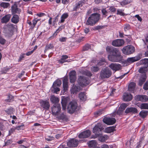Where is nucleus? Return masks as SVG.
<instances>
[{
	"label": "nucleus",
	"instance_id": "nucleus-57",
	"mask_svg": "<svg viewBox=\"0 0 148 148\" xmlns=\"http://www.w3.org/2000/svg\"><path fill=\"white\" fill-rule=\"evenodd\" d=\"M60 118L63 120L65 119L66 118V116L64 113H62L60 116Z\"/></svg>",
	"mask_w": 148,
	"mask_h": 148
},
{
	"label": "nucleus",
	"instance_id": "nucleus-13",
	"mask_svg": "<svg viewBox=\"0 0 148 148\" xmlns=\"http://www.w3.org/2000/svg\"><path fill=\"white\" fill-rule=\"evenodd\" d=\"M109 67L115 71H119L122 69L121 65L117 63H112L109 65Z\"/></svg>",
	"mask_w": 148,
	"mask_h": 148
},
{
	"label": "nucleus",
	"instance_id": "nucleus-45",
	"mask_svg": "<svg viewBox=\"0 0 148 148\" xmlns=\"http://www.w3.org/2000/svg\"><path fill=\"white\" fill-rule=\"evenodd\" d=\"M0 6L3 8H7L9 6L8 3L2 2L0 4Z\"/></svg>",
	"mask_w": 148,
	"mask_h": 148
},
{
	"label": "nucleus",
	"instance_id": "nucleus-29",
	"mask_svg": "<svg viewBox=\"0 0 148 148\" xmlns=\"http://www.w3.org/2000/svg\"><path fill=\"white\" fill-rule=\"evenodd\" d=\"M115 127L112 126L106 128L105 129V132L107 133H110L115 130Z\"/></svg>",
	"mask_w": 148,
	"mask_h": 148
},
{
	"label": "nucleus",
	"instance_id": "nucleus-62",
	"mask_svg": "<svg viewBox=\"0 0 148 148\" xmlns=\"http://www.w3.org/2000/svg\"><path fill=\"white\" fill-rule=\"evenodd\" d=\"M143 139H141L139 142V144L137 145L136 148H139L141 146V145H142V142Z\"/></svg>",
	"mask_w": 148,
	"mask_h": 148
},
{
	"label": "nucleus",
	"instance_id": "nucleus-18",
	"mask_svg": "<svg viewBox=\"0 0 148 148\" xmlns=\"http://www.w3.org/2000/svg\"><path fill=\"white\" fill-rule=\"evenodd\" d=\"M125 112L126 114L132 113L135 114L138 113V110L137 109L135 108L129 107L126 108Z\"/></svg>",
	"mask_w": 148,
	"mask_h": 148
},
{
	"label": "nucleus",
	"instance_id": "nucleus-30",
	"mask_svg": "<svg viewBox=\"0 0 148 148\" xmlns=\"http://www.w3.org/2000/svg\"><path fill=\"white\" fill-rule=\"evenodd\" d=\"M140 64H143L145 66L147 67L148 66V59L145 58L139 62Z\"/></svg>",
	"mask_w": 148,
	"mask_h": 148
},
{
	"label": "nucleus",
	"instance_id": "nucleus-2",
	"mask_svg": "<svg viewBox=\"0 0 148 148\" xmlns=\"http://www.w3.org/2000/svg\"><path fill=\"white\" fill-rule=\"evenodd\" d=\"M123 53L125 55L133 53L135 51V48L132 45H129L124 47L122 49Z\"/></svg>",
	"mask_w": 148,
	"mask_h": 148
},
{
	"label": "nucleus",
	"instance_id": "nucleus-27",
	"mask_svg": "<svg viewBox=\"0 0 148 148\" xmlns=\"http://www.w3.org/2000/svg\"><path fill=\"white\" fill-rule=\"evenodd\" d=\"M87 144L90 147H95L97 145V143L95 140H92L88 141Z\"/></svg>",
	"mask_w": 148,
	"mask_h": 148
},
{
	"label": "nucleus",
	"instance_id": "nucleus-34",
	"mask_svg": "<svg viewBox=\"0 0 148 148\" xmlns=\"http://www.w3.org/2000/svg\"><path fill=\"white\" fill-rule=\"evenodd\" d=\"M78 89L77 86H76L74 84H73L72 87L71 89V93L73 94L76 93V92L78 91Z\"/></svg>",
	"mask_w": 148,
	"mask_h": 148
},
{
	"label": "nucleus",
	"instance_id": "nucleus-6",
	"mask_svg": "<svg viewBox=\"0 0 148 148\" xmlns=\"http://www.w3.org/2000/svg\"><path fill=\"white\" fill-rule=\"evenodd\" d=\"M106 50L107 52H110L112 55H117V56H121L119 50L114 47L107 46Z\"/></svg>",
	"mask_w": 148,
	"mask_h": 148
},
{
	"label": "nucleus",
	"instance_id": "nucleus-12",
	"mask_svg": "<svg viewBox=\"0 0 148 148\" xmlns=\"http://www.w3.org/2000/svg\"><path fill=\"white\" fill-rule=\"evenodd\" d=\"M116 119L113 118H106L103 119V122L105 123L111 125L114 124L116 122Z\"/></svg>",
	"mask_w": 148,
	"mask_h": 148
},
{
	"label": "nucleus",
	"instance_id": "nucleus-43",
	"mask_svg": "<svg viewBox=\"0 0 148 148\" xmlns=\"http://www.w3.org/2000/svg\"><path fill=\"white\" fill-rule=\"evenodd\" d=\"M128 103H123L121 104L119 109H120L121 110L123 111L126 108V107L129 105Z\"/></svg>",
	"mask_w": 148,
	"mask_h": 148
},
{
	"label": "nucleus",
	"instance_id": "nucleus-56",
	"mask_svg": "<svg viewBox=\"0 0 148 148\" xmlns=\"http://www.w3.org/2000/svg\"><path fill=\"white\" fill-rule=\"evenodd\" d=\"M130 29V26L129 25H125L124 27V29L125 31H126L127 30Z\"/></svg>",
	"mask_w": 148,
	"mask_h": 148
},
{
	"label": "nucleus",
	"instance_id": "nucleus-32",
	"mask_svg": "<svg viewBox=\"0 0 148 148\" xmlns=\"http://www.w3.org/2000/svg\"><path fill=\"white\" fill-rule=\"evenodd\" d=\"M132 1L131 0H124L119 2L121 5L122 6L127 5L130 3Z\"/></svg>",
	"mask_w": 148,
	"mask_h": 148
},
{
	"label": "nucleus",
	"instance_id": "nucleus-17",
	"mask_svg": "<svg viewBox=\"0 0 148 148\" xmlns=\"http://www.w3.org/2000/svg\"><path fill=\"white\" fill-rule=\"evenodd\" d=\"M90 135V132L89 130H87L81 133L78 135L79 138H87L89 137Z\"/></svg>",
	"mask_w": 148,
	"mask_h": 148
},
{
	"label": "nucleus",
	"instance_id": "nucleus-58",
	"mask_svg": "<svg viewBox=\"0 0 148 148\" xmlns=\"http://www.w3.org/2000/svg\"><path fill=\"white\" fill-rule=\"evenodd\" d=\"M9 69L8 68H4L2 70V73H6L8 71Z\"/></svg>",
	"mask_w": 148,
	"mask_h": 148
},
{
	"label": "nucleus",
	"instance_id": "nucleus-46",
	"mask_svg": "<svg viewBox=\"0 0 148 148\" xmlns=\"http://www.w3.org/2000/svg\"><path fill=\"white\" fill-rule=\"evenodd\" d=\"M91 71L93 72H97L99 70V68L97 66H92L91 68Z\"/></svg>",
	"mask_w": 148,
	"mask_h": 148
},
{
	"label": "nucleus",
	"instance_id": "nucleus-48",
	"mask_svg": "<svg viewBox=\"0 0 148 148\" xmlns=\"http://www.w3.org/2000/svg\"><path fill=\"white\" fill-rule=\"evenodd\" d=\"M5 112L8 114H11L13 113L14 109L12 108H10L5 110Z\"/></svg>",
	"mask_w": 148,
	"mask_h": 148
},
{
	"label": "nucleus",
	"instance_id": "nucleus-19",
	"mask_svg": "<svg viewBox=\"0 0 148 148\" xmlns=\"http://www.w3.org/2000/svg\"><path fill=\"white\" fill-rule=\"evenodd\" d=\"M69 75L70 82L71 83H73L76 79L75 71H71L69 73Z\"/></svg>",
	"mask_w": 148,
	"mask_h": 148
},
{
	"label": "nucleus",
	"instance_id": "nucleus-53",
	"mask_svg": "<svg viewBox=\"0 0 148 148\" xmlns=\"http://www.w3.org/2000/svg\"><path fill=\"white\" fill-rule=\"evenodd\" d=\"M83 73L84 75L88 76H90L92 75V74L88 70H86L84 71Z\"/></svg>",
	"mask_w": 148,
	"mask_h": 148
},
{
	"label": "nucleus",
	"instance_id": "nucleus-5",
	"mask_svg": "<svg viewBox=\"0 0 148 148\" xmlns=\"http://www.w3.org/2000/svg\"><path fill=\"white\" fill-rule=\"evenodd\" d=\"M112 75L111 71L108 69H105L102 70L100 73V76L101 78H108Z\"/></svg>",
	"mask_w": 148,
	"mask_h": 148
},
{
	"label": "nucleus",
	"instance_id": "nucleus-50",
	"mask_svg": "<svg viewBox=\"0 0 148 148\" xmlns=\"http://www.w3.org/2000/svg\"><path fill=\"white\" fill-rule=\"evenodd\" d=\"M6 42V40L2 37L0 36V43L2 45H4Z\"/></svg>",
	"mask_w": 148,
	"mask_h": 148
},
{
	"label": "nucleus",
	"instance_id": "nucleus-51",
	"mask_svg": "<svg viewBox=\"0 0 148 148\" xmlns=\"http://www.w3.org/2000/svg\"><path fill=\"white\" fill-rule=\"evenodd\" d=\"M14 97L11 95H8V99L7 100V101L9 102H10L11 101L14 100Z\"/></svg>",
	"mask_w": 148,
	"mask_h": 148
},
{
	"label": "nucleus",
	"instance_id": "nucleus-7",
	"mask_svg": "<svg viewBox=\"0 0 148 148\" xmlns=\"http://www.w3.org/2000/svg\"><path fill=\"white\" fill-rule=\"evenodd\" d=\"M61 109L60 104H54L51 108L52 114L55 116H58Z\"/></svg>",
	"mask_w": 148,
	"mask_h": 148
},
{
	"label": "nucleus",
	"instance_id": "nucleus-40",
	"mask_svg": "<svg viewBox=\"0 0 148 148\" xmlns=\"http://www.w3.org/2000/svg\"><path fill=\"white\" fill-rule=\"evenodd\" d=\"M101 134L99 136V140L100 141L102 142H104L106 140L107 138V136L106 135L104 136H101Z\"/></svg>",
	"mask_w": 148,
	"mask_h": 148
},
{
	"label": "nucleus",
	"instance_id": "nucleus-33",
	"mask_svg": "<svg viewBox=\"0 0 148 148\" xmlns=\"http://www.w3.org/2000/svg\"><path fill=\"white\" fill-rule=\"evenodd\" d=\"M79 97L80 100L84 101L86 99V96L84 92H80L79 94Z\"/></svg>",
	"mask_w": 148,
	"mask_h": 148
},
{
	"label": "nucleus",
	"instance_id": "nucleus-64",
	"mask_svg": "<svg viewBox=\"0 0 148 148\" xmlns=\"http://www.w3.org/2000/svg\"><path fill=\"white\" fill-rule=\"evenodd\" d=\"M123 111L121 110L120 109H119L117 111V113L118 115H120L122 114Z\"/></svg>",
	"mask_w": 148,
	"mask_h": 148
},
{
	"label": "nucleus",
	"instance_id": "nucleus-8",
	"mask_svg": "<svg viewBox=\"0 0 148 148\" xmlns=\"http://www.w3.org/2000/svg\"><path fill=\"white\" fill-rule=\"evenodd\" d=\"M78 82L79 85L81 86H86L89 83V81L88 78L80 76L78 79Z\"/></svg>",
	"mask_w": 148,
	"mask_h": 148
},
{
	"label": "nucleus",
	"instance_id": "nucleus-42",
	"mask_svg": "<svg viewBox=\"0 0 148 148\" xmlns=\"http://www.w3.org/2000/svg\"><path fill=\"white\" fill-rule=\"evenodd\" d=\"M60 88L57 86H52L51 91L53 93H57V92L60 91Z\"/></svg>",
	"mask_w": 148,
	"mask_h": 148
},
{
	"label": "nucleus",
	"instance_id": "nucleus-44",
	"mask_svg": "<svg viewBox=\"0 0 148 148\" xmlns=\"http://www.w3.org/2000/svg\"><path fill=\"white\" fill-rule=\"evenodd\" d=\"M61 84V81L59 79H57L53 83V86L59 87L60 86Z\"/></svg>",
	"mask_w": 148,
	"mask_h": 148
},
{
	"label": "nucleus",
	"instance_id": "nucleus-26",
	"mask_svg": "<svg viewBox=\"0 0 148 148\" xmlns=\"http://www.w3.org/2000/svg\"><path fill=\"white\" fill-rule=\"evenodd\" d=\"M61 103L62 107V109L64 110H65L67 103L66 98L65 97H62V101Z\"/></svg>",
	"mask_w": 148,
	"mask_h": 148
},
{
	"label": "nucleus",
	"instance_id": "nucleus-10",
	"mask_svg": "<svg viewBox=\"0 0 148 148\" xmlns=\"http://www.w3.org/2000/svg\"><path fill=\"white\" fill-rule=\"evenodd\" d=\"M124 43V41L123 40L117 39L113 40L112 43V45L114 47H119L123 45Z\"/></svg>",
	"mask_w": 148,
	"mask_h": 148
},
{
	"label": "nucleus",
	"instance_id": "nucleus-60",
	"mask_svg": "<svg viewBox=\"0 0 148 148\" xmlns=\"http://www.w3.org/2000/svg\"><path fill=\"white\" fill-rule=\"evenodd\" d=\"M109 10L112 12H114L116 11V9L113 7H111L109 8Z\"/></svg>",
	"mask_w": 148,
	"mask_h": 148
},
{
	"label": "nucleus",
	"instance_id": "nucleus-47",
	"mask_svg": "<svg viewBox=\"0 0 148 148\" xmlns=\"http://www.w3.org/2000/svg\"><path fill=\"white\" fill-rule=\"evenodd\" d=\"M68 56L67 55H63L62 56L61 59L60 60V62L63 63L65 62V59L68 58Z\"/></svg>",
	"mask_w": 148,
	"mask_h": 148
},
{
	"label": "nucleus",
	"instance_id": "nucleus-3",
	"mask_svg": "<svg viewBox=\"0 0 148 148\" xmlns=\"http://www.w3.org/2000/svg\"><path fill=\"white\" fill-rule=\"evenodd\" d=\"M77 107V102L74 101H71L68 106V111L70 113H73L76 111Z\"/></svg>",
	"mask_w": 148,
	"mask_h": 148
},
{
	"label": "nucleus",
	"instance_id": "nucleus-54",
	"mask_svg": "<svg viewBox=\"0 0 148 148\" xmlns=\"http://www.w3.org/2000/svg\"><path fill=\"white\" fill-rule=\"evenodd\" d=\"M24 127V125H22L20 126H18L16 127L15 129L18 130H21L23 129Z\"/></svg>",
	"mask_w": 148,
	"mask_h": 148
},
{
	"label": "nucleus",
	"instance_id": "nucleus-59",
	"mask_svg": "<svg viewBox=\"0 0 148 148\" xmlns=\"http://www.w3.org/2000/svg\"><path fill=\"white\" fill-rule=\"evenodd\" d=\"M102 12L103 15H106V16H107V14L108 13V12L106 11L105 9H103L102 10Z\"/></svg>",
	"mask_w": 148,
	"mask_h": 148
},
{
	"label": "nucleus",
	"instance_id": "nucleus-39",
	"mask_svg": "<svg viewBox=\"0 0 148 148\" xmlns=\"http://www.w3.org/2000/svg\"><path fill=\"white\" fill-rule=\"evenodd\" d=\"M68 16V15L67 13H64L63 14L61 17V20L60 23H63L65 19Z\"/></svg>",
	"mask_w": 148,
	"mask_h": 148
},
{
	"label": "nucleus",
	"instance_id": "nucleus-52",
	"mask_svg": "<svg viewBox=\"0 0 148 148\" xmlns=\"http://www.w3.org/2000/svg\"><path fill=\"white\" fill-rule=\"evenodd\" d=\"M53 47V45L51 44H49L46 46L45 48V50H47L49 49H51Z\"/></svg>",
	"mask_w": 148,
	"mask_h": 148
},
{
	"label": "nucleus",
	"instance_id": "nucleus-28",
	"mask_svg": "<svg viewBox=\"0 0 148 148\" xmlns=\"http://www.w3.org/2000/svg\"><path fill=\"white\" fill-rule=\"evenodd\" d=\"M19 17L16 14H14L11 19L12 22L15 24L17 23L19 21Z\"/></svg>",
	"mask_w": 148,
	"mask_h": 148
},
{
	"label": "nucleus",
	"instance_id": "nucleus-35",
	"mask_svg": "<svg viewBox=\"0 0 148 148\" xmlns=\"http://www.w3.org/2000/svg\"><path fill=\"white\" fill-rule=\"evenodd\" d=\"M147 67L146 66L141 67L139 69L138 71L140 73L145 74L147 71Z\"/></svg>",
	"mask_w": 148,
	"mask_h": 148
},
{
	"label": "nucleus",
	"instance_id": "nucleus-31",
	"mask_svg": "<svg viewBox=\"0 0 148 148\" xmlns=\"http://www.w3.org/2000/svg\"><path fill=\"white\" fill-rule=\"evenodd\" d=\"M139 114L141 117L144 118L148 114V111H142L140 112Z\"/></svg>",
	"mask_w": 148,
	"mask_h": 148
},
{
	"label": "nucleus",
	"instance_id": "nucleus-16",
	"mask_svg": "<svg viewBox=\"0 0 148 148\" xmlns=\"http://www.w3.org/2000/svg\"><path fill=\"white\" fill-rule=\"evenodd\" d=\"M41 106L46 110H48L50 106L49 102L47 101H41L40 102Z\"/></svg>",
	"mask_w": 148,
	"mask_h": 148
},
{
	"label": "nucleus",
	"instance_id": "nucleus-49",
	"mask_svg": "<svg viewBox=\"0 0 148 148\" xmlns=\"http://www.w3.org/2000/svg\"><path fill=\"white\" fill-rule=\"evenodd\" d=\"M90 45L89 44H86L83 48V51H87L90 48Z\"/></svg>",
	"mask_w": 148,
	"mask_h": 148
},
{
	"label": "nucleus",
	"instance_id": "nucleus-20",
	"mask_svg": "<svg viewBox=\"0 0 148 148\" xmlns=\"http://www.w3.org/2000/svg\"><path fill=\"white\" fill-rule=\"evenodd\" d=\"M12 12V14L19 13L20 10L17 8L16 4H14L11 7Z\"/></svg>",
	"mask_w": 148,
	"mask_h": 148
},
{
	"label": "nucleus",
	"instance_id": "nucleus-11",
	"mask_svg": "<svg viewBox=\"0 0 148 148\" xmlns=\"http://www.w3.org/2000/svg\"><path fill=\"white\" fill-rule=\"evenodd\" d=\"M142 57V54H140L135 57L128 58L127 59L126 61L127 63H132L140 60L141 58Z\"/></svg>",
	"mask_w": 148,
	"mask_h": 148
},
{
	"label": "nucleus",
	"instance_id": "nucleus-1",
	"mask_svg": "<svg viewBox=\"0 0 148 148\" xmlns=\"http://www.w3.org/2000/svg\"><path fill=\"white\" fill-rule=\"evenodd\" d=\"M100 18V15L99 14H92L88 18L86 24L88 25L93 26L99 20Z\"/></svg>",
	"mask_w": 148,
	"mask_h": 148
},
{
	"label": "nucleus",
	"instance_id": "nucleus-37",
	"mask_svg": "<svg viewBox=\"0 0 148 148\" xmlns=\"http://www.w3.org/2000/svg\"><path fill=\"white\" fill-rule=\"evenodd\" d=\"M83 5L82 1H79L76 4L75 6L73 8V10H77L78 9L82 6Z\"/></svg>",
	"mask_w": 148,
	"mask_h": 148
},
{
	"label": "nucleus",
	"instance_id": "nucleus-38",
	"mask_svg": "<svg viewBox=\"0 0 148 148\" xmlns=\"http://www.w3.org/2000/svg\"><path fill=\"white\" fill-rule=\"evenodd\" d=\"M146 77L144 75V77H141L138 82V84L140 86H141L145 82L146 79Z\"/></svg>",
	"mask_w": 148,
	"mask_h": 148
},
{
	"label": "nucleus",
	"instance_id": "nucleus-41",
	"mask_svg": "<svg viewBox=\"0 0 148 148\" xmlns=\"http://www.w3.org/2000/svg\"><path fill=\"white\" fill-rule=\"evenodd\" d=\"M64 25L61 26L59 27L56 30V32L53 35V36H55L57 35V34L60 31H61L63 29H64Z\"/></svg>",
	"mask_w": 148,
	"mask_h": 148
},
{
	"label": "nucleus",
	"instance_id": "nucleus-21",
	"mask_svg": "<svg viewBox=\"0 0 148 148\" xmlns=\"http://www.w3.org/2000/svg\"><path fill=\"white\" fill-rule=\"evenodd\" d=\"M132 98V96L130 94L125 93L124 94L123 99L124 100L126 101H131Z\"/></svg>",
	"mask_w": 148,
	"mask_h": 148
},
{
	"label": "nucleus",
	"instance_id": "nucleus-55",
	"mask_svg": "<svg viewBox=\"0 0 148 148\" xmlns=\"http://www.w3.org/2000/svg\"><path fill=\"white\" fill-rule=\"evenodd\" d=\"M117 14H119L121 16H124L125 14L122 12V11L121 10H117Z\"/></svg>",
	"mask_w": 148,
	"mask_h": 148
},
{
	"label": "nucleus",
	"instance_id": "nucleus-15",
	"mask_svg": "<svg viewBox=\"0 0 148 148\" xmlns=\"http://www.w3.org/2000/svg\"><path fill=\"white\" fill-rule=\"evenodd\" d=\"M135 99L136 101L145 102L148 100V97L146 95H139L136 96Z\"/></svg>",
	"mask_w": 148,
	"mask_h": 148
},
{
	"label": "nucleus",
	"instance_id": "nucleus-25",
	"mask_svg": "<svg viewBox=\"0 0 148 148\" xmlns=\"http://www.w3.org/2000/svg\"><path fill=\"white\" fill-rule=\"evenodd\" d=\"M136 84L135 83L131 82L130 83L128 86V90L131 92H133L135 88Z\"/></svg>",
	"mask_w": 148,
	"mask_h": 148
},
{
	"label": "nucleus",
	"instance_id": "nucleus-63",
	"mask_svg": "<svg viewBox=\"0 0 148 148\" xmlns=\"http://www.w3.org/2000/svg\"><path fill=\"white\" fill-rule=\"evenodd\" d=\"M101 148H109V146L105 144H104L101 146Z\"/></svg>",
	"mask_w": 148,
	"mask_h": 148
},
{
	"label": "nucleus",
	"instance_id": "nucleus-9",
	"mask_svg": "<svg viewBox=\"0 0 148 148\" xmlns=\"http://www.w3.org/2000/svg\"><path fill=\"white\" fill-rule=\"evenodd\" d=\"M108 60L112 62H120L122 61V56L117 55H110L108 56Z\"/></svg>",
	"mask_w": 148,
	"mask_h": 148
},
{
	"label": "nucleus",
	"instance_id": "nucleus-23",
	"mask_svg": "<svg viewBox=\"0 0 148 148\" xmlns=\"http://www.w3.org/2000/svg\"><path fill=\"white\" fill-rule=\"evenodd\" d=\"M63 92L64 93L68 90V85L67 79L66 78L64 79L63 80Z\"/></svg>",
	"mask_w": 148,
	"mask_h": 148
},
{
	"label": "nucleus",
	"instance_id": "nucleus-14",
	"mask_svg": "<svg viewBox=\"0 0 148 148\" xmlns=\"http://www.w3.org/2000/svg\"><path fill=\"white\" fill-rule=\"evenodd\" d=\"M78 144V140L73 138L69 140L67 143V145L69 147H76L77 146Z\"/></svg>",
	"mask_w": 148,
	"mask_h": 148
},
{
	"label": "nucleus",
	"instance_id": "nucleus-4",
	"mask_svg": "<svg viewBox=\"0 0 148 148\" xmlns=\"http://www.w3.org/2000/svg\"><path fill=\"white\" fill-rule=\"evenodd\" d=\"M102 128V126L101 123H98L96 125L92 130L93 133L95 134V136H94L93 138H95L101 135V133L99 132L101 131Z\"/></svg>",
	"mask_w": 148,
	"mask_h": 148
},
{
	"label": "nucleus",
	"instance_id": "nucleus-61",
	"mask_svg": "<svg viewBox=\"0 0 148 148\" xmlns=\"http://www.w3.org/2000/svg\"><path fill=\"white\" fill-rule=\"evenodd\" d=\"M66 37H62L60 38L59 40L61 42H64L66 41Z\"/></svg>",
	"mask_w": 148,
	"mask_h": 148
},
{
	"label": "nucleus",
	"instance_id": "nucleus-24",
	"mask_svg": "<svg viewBox=\"0 0 148 148\" xmlns=\"http://www.w3.org/2000/svg\"><path fill=\"white\" fill-rule=\"evenodd\" d=\"M50 100L51 102L55 104H58V103L59 101L58 98L54 95H52L50 96Z\"/></svg>",
	"mask_w": 148,
	"mask_h": 148
},
{
	"label": "nucleus",
	"instance_id": "nucleus-22",
	"mask_svg": "<svg viewBox=\"0 0 148 148\" xmlns=\"http://www.w3.org/2000/svg\"><path fill=\"white\" fill-rule=\"evenodd\" d=\"M11 17V15L8 14L3 16L1 20V22L3 23H6L9 21Z\"/></svg>",
	"mask_w": 148,
	"mask_h": 148
},
{
	"label": "nucleus",
	"instance_id": "nucleus-36",
	"mask_svg": "<svg viewBox=\"0 0 148 148\" xmlns=\"http://www.w3.org/2000/svg\"><path fill=\"white\" fill-rule=\"evenodd\" d=\"M138 106L142 109H148V104L147 103H141L138 105Z\"/></svg>",
	"mask_w": 148,
	"mask_h": 148
}]
</instances>
